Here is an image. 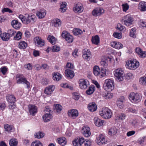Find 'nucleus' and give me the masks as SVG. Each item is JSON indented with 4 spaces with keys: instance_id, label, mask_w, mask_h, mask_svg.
<instances>
[{
    "instance_id": "39448f33",
    "label": "nucleus",
    "mask_w": 146,
    "mask_h": 146,
    "mask_svg": "<svg viewBox=\"0 0 146 146\" xmlns=\"http://www.w3.org/2000/svg\"><path fill=\"white\" fill-rule=\"evenodd\" d=\"M114 81L110 79H106L104 83L103 88L104 90L108 92L112 91L114 88Z\"/></svg>"
},
{
    "instance_id": "c85d7f7f",
    "label": "nucleus",
    "mask_w": 146,
    "mask_h": 146,
    "mask_svg": "<svg viewBox=\"0 0 146 146\" xmlns=\"http://www.w3.org/2000/svg\"><path fill=\"white\" fill-rule=\"evenodd\" d=\"M53 79L56 81H59L61 78V75L59 73L56 72L53 73Z\"/></svg>"
},
{
    "instance_id": "e2e57ef3",
    "label": "nucleus",
    "mask_w": 146,
    "mask_h": 146,
    "mask_svg": "<svg viewBox=\"0 0 146 146\" xmlns=\"http://www.w3.org/2000/svg\"><path fill=\"white\" fill-rule=\"evenodd\" d=\"M7 70V68L6 67H3L1 68L0 71L2 73L3 75H4L5 74Z\"/></svg>"
},
{
    "instance_id": "5fc2aeb1",
    "label": "nucleus",
    "mask_w": 146,
    "mask_h": 146,
    "mask_svg": "<svg viewBox=\"0 0 146 146\" xmlns=\"http://www.w3.org/2000/svg\"><path fill=\"white\" fill-rule=\"evenodd\" d=\"M16 32L13 29H10L8 31V33L10 37L13 36L16 34Z\"/></svg>"
},
{
    "instance_id": "49530a36",
    "label": "nucleus",
    "mask_w": 146,
    "mask_h": 146,
    "mask_svg": "<svg viewBox=\"0 0 146 146\" xmlns=\"http://www.w3.org/2000/svg\"><path fill=\"white\" fill-rule=\"evenodd\" d=\"M136 30L135 28H133L131 29L129 35L130 36L134 38L136 37Z\"/></svg>"
},
{
    "instance_id": "c756f323",
    "label": "nucleus",
    "mask_w": 146,
    "mask_h": 146,
    "mask_svg": "<svg viewBox=\"0 0 146 146\" xmlns=\"http://www.w3.org/2000/svg\"><path fill=\"white\" fill-rule=\"evenodd\" d=\"M125 77L124 70L122 68H119V82L123 81Z\"/></svg>"
},
{
    "instance_id": "f03ea898",
    "label": "nucleus",
    "mask_w": 146,
    "mask_h": 146,
    "mask_svg": "<svg viewBox=\"0 0 146 146\" xmlns=\"http://www.w3.org/2000/svg\"><path fill=\"white\" fill-rule=\"evenodd\" d=\"M139 65V62L137 60L131 59L126 61L125 66L129 70H134L137 68Z\"/></svg>"
},
{
    "instance_id": "c9c22d12",
    "label": "nucleus",
    "mask_w": 146,
    "mask_h": 146,
    "mask_svg": "<svg viewBox=\"0 0 146 146\" xmlns=\"http://www.w3.org/2000/svg\"><path fill=\"white\" fill-rule=\"evenodd\" d=\"M1 39L4 41H8L10 38L9 35L8 33H3L1 35Z\"/></svg>"
},
{
    "instance_id": "864d4df0",
    "label": "nucleus",
    "mask_w": 146,
    "mask_h": 146,
    "mask_svg": "<svg viewBox=\"0 0 146 146\" xmlns=\"http://www.w3.org/2000/svg\"><path fill=\"white\" fill-rule=\"evenodd\" d=\"M125 78L126 79L129 80L133 78V75L131 73H127L125 75Z\"/></svg>"
},
{
    "instance_id": "ea45409f",
    "label": "nucleus",
    "mask_w": 146,
    "mask_h": 146,
    "mask_svg": "<svg viewBox=\"0 0 146 146\" xmlns=\"http://www.w3.org/2000/svg\"><path fill=\"white\" fill-rule=\"evenodd\" d=\"M117 131L115 127H113L109 130L108 134L110 135H114L117 133Z\"/></svg>"
},
{
    "instance_id": "20e7f679",
    "label": "nucleus",
    "mask_w": 146,
    "mask_h": 146,
    "mask_svg": "<svg viewBox=\"0 0 146 146\" xmlns=\"http://www.w3.org/2000/svg\"><path fill=\"white\" fill-rule=\"evenodd\" d=\"M99 113L101 117L105 119L110 118L112 114L111 110L107 108H102V110L99 111Z\"/></svg>"
},
{
    "instance_id": "72a5a7b5",
    "label": "nucleus",
    "mask_w": 146,
    "mask_h": 146,
    "mask_svg": "<svg viewBox=\"0 0 146 146\" xmlns=\"http://www.w3.org/2000/svg\"><path fill=\"white\" fill-rule=\"evenodd\" d=\"M95 90V87L93 85L92 86H90L88 89L86 91V93L87 94L90 95L94 93Z\"/></svg>"
},
{
    "instance_id": "1a4fd4ad",
    "label": "nucleus",
    "mask_w": 146,
    "mask_h": 146,
    "mask_svg": "<svg viewBox=\"0 0 146 146\" xmlns=\"http://www.w3.org/2000/svg\"><path fill=\"white\" fill-rule=\"evenodd\" d=\"M61 36L68 43L72 42L73 41V36L65 31H64L62 32Z\"/></svg>"
},
{
    "instance_id": "4c0bfd02",
    "label": "nucleus",
    "mask_w": 146,
    "mask_h": 146,
    "mask_svg": "<svg viewBox=\"0 0 146 146\" xmlns=\"http://www.w3.org/2000/svg\"><path fill=\"white\" fill-rule=\"evenodd\" d=\"M47 39L51 44H54L55 43L56 39L53 36L49 35L47 38Z\"/></svg>"
},
{
    "instance_id": "4d7b16f0",
    "label": "nucleus",
    "mask_w": 146,
    "mask_h": 146,
    "mask_svg": "<svg viewBox=\"0 0 146 146\" xmlns=\"http://www.w3.org/2000/svg\"><path fill=\"white\" fill-rule=\"evenodd\" d=\"M52 50L53 52H58L60 50V48L59 46L54 45L53 46Z\"/></svg>"
},
{
    "instance_id": "aec40b11",
    "label": "nucleus",
    "mask_w": 146,
    "mask_h": 146,
    "mask_svg": "<svg viewBox=\"0 0 146 146\" xmlns=\"http://www.w3.org/2000/svg\"><path fill=\"white\" fill-rule=\"evenodd\" d=\"M36 15L39 19L44 18L46 15V11L44 9H42L36 12Z\"/></svg>"
},
{
    "instance_id": "412c9836",
    "label": "nucleus",
    "mask_w": 146,
    "mask_h": 146,
    "mask_svg": "<svg viewBox=\"0 0 146 146\" xmlns=\"http://www.w3.org/2000/svg\"><path fill=\"white\" fill-rule=\"evenodd\" d=\"M107 142L105 139L104 136L102 135H100L97 139V142L99 145H102L103 144H105Z\"/></svg>"
},
{
    "instance_id": "603ef678",
    "label": "nucleus",
    "mask_w": 146,
    "mask_h": 146,
    "mask_svg": "<svg viewBox=\"0 0 146 146\" xmlns=\"http://www.w3.org/2000/svg\"><path fill=\"white\" fill-rule=\"evenodd\" d=\"M113 74L115 80L117 81L119 80V69H117L113 71Z\"/></svg>"
},
{
    "instance_id": "b1692460",
    "label": "nucleus",
    "mask_w": 146,
    "mask_h": 146,
    "mask_svg": "<svg viewBox=\"0 0 146 146\" xmlns=\"http://www.w3.org/2000/svg\"><path fill=\"white\" fill-rule=\"evenodd\" d=\"M97 106L94 102L90 103L88 105V108L91 112H94L97 109Z\"/></svg>"
},
{
    "instance_id": "338daca9",
    "label": "nucleus",
    "mask_w": 146,
    "mask_h": 146,
    "mask_svg": "<svg viewBox=\"0 0 146 146\" xmlns=\"http://www.w3.org/2000/svg\"><path fill=\"white\" fill-rule=\"evenodd\" d=\"M113 96L112 94L110 92H107L105 94L106 99H110Z\"/></svg>"
},
{
    "instance_id": "6e6d98bb",
    "label": "nucleus",
    "mask_w": 146,
    "mask_h": 146,
    "mask_svg": "<svg viewBox=\"0 0 146 146\" xmlns=\"http://www.w3.org/2000/svg\"><path fill=\"white\" fill-rule=\"evenodd\" d=\"M110 44L112 47L116 49H118L119 46V44L115 41H113L111 42Z\"/></svg>"
},
{
    "instance_id": "bf43d9fd",
    "label": "nucleus",
    "mask_w": 146,
    "mask_h": 146,
    "mask_svg": "<svg viewBox=\"0 0 146 146\" xmlns=\"http://www.w3.org/2000/svg\"><path fill=\"white\" fill-rule=\"evenodd\" d=\"M126 115L124 113H121L119 114V120L122 121L124 120L126 117Z\"/></svg>"
},
{
    "instance_id": "8fccbe9b",
    "label": "nucleus",
    "mask_w": 146,
    "mask_h": 146,
    "mask_svg": "<svg viewBox=\"0 0 146 146\" xmlns=\"http://www.w3.org/2000/svg\"><path fill=\"white\" fill-rule=\"evenodd\" d=\"M22 34L21 32L18 31L16 34L15 36L14 37V40H19L21 38Z\"/></svg>"
},
{
    "instance_id": "473e14b6",
    "label": "nucleus",
    "mask_w": 146,
    "mask_h": 146,
    "mask_svg": "<svg viewBox=\"0 0 146 146\" xmlns=\"http://www.w3.org/2000/svg\"><path fill=\"white\" fill-rule=\"evenodd\" d=\"M92 41L93 44L98 45L100 42V38L99 36L97 35L94 37H92Z\"/></svg>"
},
{
    "instance_id": "4468645a",
    "label": "nucleus",
    "mask_w": 146,
    "mask_h": 146,
    "mask_svg": "<svg viewBox=\"0 0 146 146\" xmlns=\"http://www.w3.org/2000/svg\"><path fill=\"white\" fill-rule=\"evenodd\" d=\"M34 41L36 46H42L44 44V41L39 36L36 37L34 38Z\"/></svg>"
},
{
    "instance_id": "a19ab883",
    "label": "nucleus",
    "mask_w": 146,
    "mask_h": 146,
    "mask_svg": "<svg viewBox=\"0 0 146 146\" xmlns=\"http://www.w3.org/2000/svg\"><path fill=\"white\" fill-rule=\"evenodd\" d=\"M44 133L42 132L39 131L36 133L35 134V138L38 139L41 138L44 136Z\"/></svg>"
},
{
    "instance_id": "c03bdc74",
    "label": "nucleus",
    "mask_w": 146,
    "mask_h": 146,
    "mask_svg": "<svg viewBox=\"0 0 146 146\" xmlns=\"http://www.w3.org/2000/svg\"><path fill=\"white\" fill-rule=\"evenodd\" d=\"M4 128L5 130L8 132H11L13 128V126L6 124L4 125Z\"/></svg>"
},
{
    "instance_id": "2f4dec72",
    "label": "nucleus",
    "mask_w": 146,
    "mask_h": 146,
    "mask_svg": "<svg viewBox=\"0 0 146 146\" xmlns=\"http://www.w3.org/2000/svg\"><path fill=\"white\" fill-rule=\"evenodd\" d=\"M52 23H53V25L56 27L60 26L61 24V20L58 19H56L54 20Z\"/></svg>"
},
{
    "instance_id": "f257e3e1",
    "label": "nucleus",
    "mask_w": 146,
    "mask_h": 146,
    "mask_svg": "<svg viewBox=\"0 0 146 146\" xmlns=\"http://www.w3.org/2000/svg\"><path fill=\"white\" fill-rule=\"evenodd\" d=\"M19 18L22 22L25 24H28L30 23H34L36 20V17L34 15H30L26 14L23 15L20 14L19 16Z\"/></svg>"
},
{
    "instance_id": "5701e85b",
    "label": "nucleus",
    "mask_w": 146,
    "mask_h": 146,
    "mask_svg": "<svg viewBox=\"0 0 146 146\" xmlns=\"http://www.w3.org/2000/svg\"><path fill=\"white\" fill-rule=\"evenodd\" d=\"M65 74L67 77L70 79L72 78L74 76L73 71L69 69H67L65 70Z\"/></svg>"
},
{
    "instance_id": "9d476101",
    "label": "nucleus",
    "mask_w": 146,
    "mask_h": 146,
    "mask_svg": "<svg viewBox=\"0 0 146 146\" xmlns=\"http://www.w3.org/2000/svg\"><path fill=\"white\" fill-rule=\"evenodd\" d=\"M80 88L82 89H86L89 86V82L87 80L83 79H80L78 82Z\"/></svg>"
},
{
    "instance_id": "de8ad7c7",
    "label": "nucleus",
    "mask_w": 146,
    "mask_h": 146,
    "mask_svg": "<svg viewBox=\"0 0 146 146\" xmlns=\"http://www.w3.org/2000/svg\"><path fill=\"white\" fill-rule=\"evenodd\" d=\"M62 109V107L61 105L59 104H57L55 106L54 110L58 113H60Z\"/></svg>"
},
{
    "instance_id": "e433bc0d",
    "label": "nucleus",
    "mask_w": 146,
    "mask_h": 146,
    "mask_svg": "<svg viewBox=\"0 0 146 146\" xmlns=\"http://www.w3.org/2000/svg\"><path fill=\"white\" fill-rule=\"evenodd\" d=\"M125 99L124 96H121L119 98V108H123L124 107L123 103L125 101Z\"/></svg>"
},
{
    "instance_id": "7ed1b4c3",
    "label": "nucleus",
    "mask_w": 146,
    "mask_h": 146,
    "mask_svg": "<svg viewBox=\"0 0 146 146\" xmlns=\"http://www.w3.org/2000/svg\"><path fill=\"white\" fill-rule=\"evenodd\" d=\"M16 79L17 84H25L27 88L30 87V83L23 74H17L16 76Z\"/></svg>"
},
{
    "instance_id": "9b49d317",
    "label": "nucleus",
    "mask_w": 146,
    "mask_h": 146,
    "mask_svg": "<svg viewBox=\"0 0 146 146\" xmlns=\"http://www.w3.org/2000/svg\"><path fill=\"white\" fill-rule=\"evenodd\" d=\"M104 11L102 8L97 7L95 8L92 11V14L93 16L97 17L104 13Z\"/></svg>"
},
{
    "instance_id": "f8f14e48",
    "label": "nucleus",
    "mask_w": 146,
    "mask_h": 146,
    "mask_svg": "<svg viewBox=\"0 0 146 146\" xmlns=\"http://www.w3.org/2000/svg\"><path fill=\"white\" fill-rule=\"evenodd\" d=\"M84 9L83 5L80 3H78L73 8L74 11L76 13H80L83 12Z\"/></svg>"
},
{
    "instance_id": "dca6fc26",
    "label": "nucleus",
    "mask_w": 146,
    "mask_h": 146,
    "mask_svg": "<svg viewBox=\"0 0 146 146\" xmlns=\"http://www.w3.org/2000/svg\"><path fill=\"white\" fill-rule=\"evenodd\" d=\"M29 112L30 115L33 116L37 112V107L34 105L30 104L28 106Z\"/></svg>"
},
{
    "instance_id": "79ce46f5",
    "label": "nucleus",
    "mask_w": 146,
    "mask_h": 146,
    "mask_svg": "<svg viewBox=\"0 0 146 146\" xmlns=\"http://www.w3.org/2000/svg\"><path fill=\"white\" fill-rule=\"evenodd\" d=\"M66 3L64 2L62 3V4L61 5L59 10L61 12H64L66 11Z\"/></svg>"
},
{
    "instance_id": "a211bd4d",
    "label": "nucleus",
    "mask_w": 146,
    "mask_h": 146,
    "mask_svg": "<svg viewBox=\"0 0 146 146\" xmlns=\"http://www.w3.org/2000/svg\"><path fill=\"white\" fill-rule=\"evenodd\" d=\"M135 51L140 57L143 58L146 57V51H143L140 48H136L135 49Z\"/></svg>"
},
{
    "instance_id": "2eb2a0df",
    "label": "nucleus",
    "mask_w": 146,
    "mask_h": 146,
    "mask_svg": "<svg viewBox=\"0 0 146 146\" xmlns=\"http://www.w3.org/2000/svg\"><path fill=\"white\" fill-rule=\"evenodd\" d=\"M68 115L72 119H75L78 115V112L77 110L72 109L69 110L68 112Z\"/></svg>"
},
{
    "instance_id": "69168bd1",
    "label": "nucleus",
    "mask_w": 146,
    "mask_h": 146,
    "mask_svg": "<svg viewBox=\"0 0 146 146\" xmlns=\"http://www.w3.org/2000/svg\"><path fill=\"white\" fill-rule=\"evenodd\" d=\"M123 11H126L129 9V5L127 3L123 4L122 5Z\"/></svg>"
},
{
    "instance_id": "58836bf2",
    "label": "nucleus",
    "mask_w": 146,
    "mask_h": 146,
    "mask_svg": "<svg viewBox=\"0 0 146 146\" xmlns=\"http://www.w3.org/2000/svg\"><path fill=\"white\" fill-rule=\"evenodd\" d=\"M140 84L143 86H146V76L141 77L139 79Z\"/></svg>"
},
{
    "instance_id": "680f3d73",
    "label": "nucleus",
    "mask_w": 146,
    "mask_h": 146,
    "mask_svg": "<svg viewBox=\"0 0 146 146\" xmlns=\"http://www.w3.org/2000/svg\"><path fill=\"white\" fill-rule=\"evenodd\" d=\"M146 141V136H145L139 139L138 141L140 144H143L144 142Z\"/></svg>"
},
{
    "instance_id": "7c9ffc66",
    "label": "nucleus",
    "mask_w": 146,
    "mask_h": 146,
    "mask_svg": "<svg viewBox=\"0 0 146 146\" xmlns=\"http://www.w3.org/2000/svg\"><path fill=\"white\" fill-rule=\"evenodd\" d=\"M7 101L11 103H14L15 101L16 98L13 95H8L6 96Z\"/></svg>"
},
{
    "instance_id": "393cba45",
    "label": "nucleus",
    "mask_w": 146,
    "mask_h": 146,
    "mask_svg": "<svg viewBox=\"0 0 146 146\" xmlns=\"http://www.w3.org/2000/svg\"><path fill=\"white\" fill-rule=\"evenodd\" d=\"M11 24L13 27L16 29H19L21 26V24L16 20L12 21Z\"/></svg>"
},
{
    "instance_id": "bb28decb",
    "label": "nucleus",
    "mask_w": 146,
    "mask_h": 146,
    "mask_svg": "<svg viewBox=\"0 0 146 146\" xmlns=\"http://www.w3.org/2000/svg\"><path fill=\"white\" fill-rule=\"evenodd\" d=\"M94 121L95 125L98 127L102 126L103 125L104 121L98 118L97 117L94 118Z\"/></svg>"
},
{
    "instance_id": "13d9d810",
    "label": "nucleus",
    "mask_w": 146,
    "mask_h": 146,
    "mask_svg": "<svg viewBox=\"0 0 146 146\" xmlns=\"http://www.w3.org/2000/svg\"><path fill=\"white\" fill-rule=\"evenodd\" d=\"M49 82V80L46 78H43L41 80V84L44 85H47Z\"/></svg>"
},
{
    "instance_id": "ddd939ff",
    "label": "nucleus",
    "mask_w": 146,
    "mask_h": 146,
    "mask_svg": "<svg viewBox=\"0 0 146 146\" xmlns=\"http://www.w3.org/2000/svg\"><path fill=\"white\" fill-rule=\"evenodd\" d=\"M84 141V139L83 137H78L75 139L73 141L72 143L74 146H81Z\"/></svg>"
},
{
    "instance_id": "6ab92c4d",
    "label": "nucleus",
    "mask_w": 146,
    "mask_h": 146,
    "mask_svg": "<svg viewBox=\"0 0 146 146\" xmlns=\"http://www.w3.org/2000/svg\"><path fill=\"white\" fill-rule=\"evenodd\" d=\"M90 129L88 126H84L82 129V133L86 137H88L91 135Z\"/></svg>"
},
{
    "instance_id": "a878e982",
    "label": "nucleus",
    "mask_w": 146,
    "mask_h": 146,
    "mask_svg": "<svg viewBox=\"0 0 146 146\" xmlns=\"http://www.w3.org/2000/svg\"><path fill=\"white\" fill-rule=\"evenodd\" d=\"M139 9L142 11H146V2L143 1L140 2L138 5Z\"/></svg>"
},
{
    "instance_id": "0eeeda50",
    "label": "nucleus",
    "mask_w": 146,
    "mask_h": 146,
    "mask_svg": "<svg viewBox=\"0 0 146 146\" xmlns=\"http://www.w3.org/2000/svg\"><path fill=\"white\" fill-rule=\"evenodd\" d=\"M141 96L140 94L133 92H131L129 94V98L133 103H137L139 102L141 100Z\"/></svg>"
},
{
    "instance_id": "3c124183",
    "label": "nucleus",
    "mask_w": 146,
    "mask_h": 146,
    "mask_svg": "<svg viewBox=\"0 0 146 146\" xmlns=\"http://www.w3.org/2000/svg\"><path fill=\"white\" fill-rule=\"evenodd\" d=\"M72 32L73 34L75 35L81 34L82 33V31L80 29L77 28L73 29Z\"/></svg>"
},
{
    "instance_id": "6e6552de",
    "label": "nucleus",
    "mask_w": 146,
    "mask_h": 146,
    "mask_svg": "<svg viewBox=\"0 0 146 146\" xmlns=\"http://www.w3.org/2000/svg\"><path fill=\"white\" fill-rule=\"evenodd\" d=\"M133 21V19L129 15L124 16L123 19L121 20V22L122 23L124 22V24L127 26H129L132 24Z\"/></svg>"
},
{
    "instance_id": "cd10ccee",
    "label": "nucleus",
    "mask_w": 146,
    "mask_h": 146,
    "mask_svg": "<svg viewBox=\"0 0 146 146\" xmlns=\"http://www.w3.org/2000/svg\"><path fill=\"white\" fill-rule=\"evenodd\" d=\"M52 118V115L50 113L45 114L42 117L43 119L45 122H48L50 121Z\"/></svg>"
},
{
    "instance_id": "09e8293b",
    "label": "nucleus",
    "mask_w": 146,
    "mask_h": 146,
    "mask_svg": "<svg viewBox=\"0 0 146 146\" xmlns=\"http://www.w3.org/2000/svg\"><path fill=\"white\" fill-rule=\"evenodd\" d=\"M31 146H43L41 143L39 141H35L31 144Z\"/></svg>"
},
{
    "instance_id": "37998d69",
    "label": "nucleus",
    "mask_w": 146,
    "mask_h": 146,
    "mask_svg": "<svg viewBox=\"0 0 146 146\" xmlns=\"http://www.w3.org/2000/svg\"><path fill=\"white\" fill-rule=\"evenodd\" d=\"M9 144L10 146H17L18 142L16 139H11L9 141Z\"/></svg>"
},
{
    "instance_id": "f704fd0d",
    "label": "nucleus",
    "mask_w": 146,
    "mask_h": 146,
    "mask_svg": "<svg viewBox=\"0 0 146 146\" xmlns=\"http://www.w3.org/2000/svg\"><path fill=\"white\" fill-rule=\"evenodd\" d=\"M58 143L62 146L65 145L66 143V139L65 137L58 138Z\"/></svg>"
},
{
    "instance_id": "0e129e2a",
    "label": "nucleus",
    "mask_w": 146,
    "mask_h": 146,
    "mask_svg": "<svg viewBox=\"0 0 146 146\" xmlns=\"http://www.w3.org/2000/svg\"><path fill=\"white\" fill-rule=\"evenodd\" d=\"M61 86L64 88H69L70 89L72 88L71 86H69L67 83H64L61 84Z\"/></svg>"
},
{
    "instance_id": "423d86ee",
    "label": "nucleus",
    "mask_w": 146,
    "mask_h": 146,
    "mask_svg": "<svg viewBox=\"0 0 146 146\" xmlns=\"http://www.w3.org/2000/svg\"><path fill=\"white\" fill-rule=\"evenodd\" d=\"M93 72L96 76H99L102 78L106 76L105 70L101 68L100 69L99 67L97 66H94L93 68Z\"/></svg>"
},
{
    "instance_id": "4be33fe9",
    "label": "nucleus",
    "mask_w": 146,
    "mask_h": 146,
    "mask_svg": "<svg viewBox=\"0 0 146 146\" xmlns=\"http://www.w3.org/2000/svg\"><path fill=\"white\" fill-rule=\"evenodd\" d=\"M55 86L50 85L46 87L44 90V93L47 95L51 94L55 89Z\"/></svg>"
},
{
    "instance_id": "f3484780",
    "label": "nucleus",
    "mask_w": 146,
    "mask_h": 146,
    "mask_svg": "<svg viewBox=\"0 0 146 146\" xmlns=\"http://www.w3.org/2000/svg\"><path fill=\"white\" fill-rule=\"evenodd\" d=\"M83 58L87 60H89L90 59L91 53L90 50L87 49H84L83 50Z\"/></svg>"
},
{
    "instance_id": "a18cd8bd",
    "label": "nucleus",
    "mask_w": 146,
    "mask_h": 146,
    "mask_svg": "<svg viewBox=\"0 0 146 146\" xmlns=\"http://www.w3.org/2000/svg\"><path fill=\"white\" fill-rule=\"evenodd\" d=\"M27 46V43L24 41L20 42L19 44V47L20 49H24Z\"/></svg>"
},
{
    "instance_id": "052dcab7",
    "label": "nucleus",
    "mask_w": 146,
    "mask_h": 146,
    "mask_svg": "<svg viewBox=\"0 0 146 146\" xmlns=\"http://www.w3.org/2000/svg\"><path fill=\"white\" fill-rule=\"evenodd\" d=\"M73 95V98L75 100H78L79 98V94L76 92L73 93L72 94Z\"/></svg>"
},
{
    "instance_id": "774afa93",
    "label": "nucleus",
    "mask_w": 146,
    "mask_h": 146,
    "mask_svg": "<svg viewBox=\"0 0 146 146\" xmlns=\"http://www.w3.org/2000/svg\"><path fill=\"white\" fill-rule=\"evenodd\" d=\"M25 68L28 70H31L32 68V66L30 63H28L27 64H25L24 66Z\"/></svg>"
}]
</instances>
